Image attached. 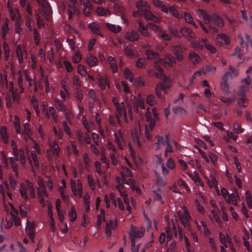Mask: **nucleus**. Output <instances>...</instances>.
<instances>
[{
	"mask_svg": "<svg viewBox=\"0 0 252 252\" xmlns=\"http://www.w3.org/2000/svg\"><path fill=\"white\" fill-rule=\"evenodd\" d=\"M105 220V211L103 209H100V213L97 216V226L99 227L101 225L102 222Z\"/></svg>",
	"mask_w": 252,
	"mask_h": 252,
	"instance_id": "obj_41",
	"label": "nucleus"
},
{
	"mask_svg": "<svg viewBox=\"0 0 252 252\" xmlns=\"http://www.w3.org/2000/svg\"><path fill=\"white\" fill-rule=\"evenodd\" d=\"M139 132L137 130L135 129L132 133V139L134 142H136L139 147H141V143L140 141Z\"/></svg>",
	"mask_w": 252,
	"mask_h": 252,
	"instance_id": "obj_53",
	"label": "nucleus"
},
{
	"mask_svg": "<svg viewBox=\"0 0 252 252\" xmlns=\"http://www.w3.org/2000/svg\"><path fill=\"white\" fill-rule=\"evenodd\" d=\"M145 117L147 121L149 123L148 126L150 130L152 131L155 126L156 121L159 119L158 113L155 108H153L151 111H150V108H148Z\"/></svg>",
	"mask_w": 252,
	"mask_h": 252,
	"instance_id": "obj_4",
	"label": "nucleus"
},
{
	"mask_svg": "<svg viewBox=\"0 0 252 252\" xmlns=\"http://www.w3.org/2000/svg\"><path fill=\"white\" fill-rule=\"evenodd\" d=\"M29 192V194L32 198H34L35 196V189L33 184L29 180L26 181V185L21 184L20 192L22 197L26 201L28 200L29 197L27 192Z\"/></svg>",
	"mask_w": 252,
	"mask_h": 252,
	"instance_id": "obj_2",
	"label": "nucleus"
},
{
	"mask_svg": "<svg viewBox=\"0 0 252 252\" xmlns=\"http://www.w3.org/2000/svg\"><path fill=\"white\" fill-rule=\"evenodd\" d=\"M146 27L149 30L154 31L157 33H158L159 32H161L160 28L153 23H148L146 25Z\"/></svg>",
	"mask_w": 252,
	"mask_h": 252,
	"instance_id": "obj_64",
	"label": "nucleus"
},
{
	"mask_svg": "<svg viewBox=\"0 0 252 252\" xmlns=\"http://www.w3.org/2000/svg\"><path fill=\"white\" fill-rule=\"evenodd\" d=\"M145 233V230L141 227H134L132 225L130 229L128 234L131 241H134L136 239L142 237Z\"/></svg>",
	"mask_w": 252,
	"mask_h": 252,
	"instance_id": "obj_7",
	"label": "nucleus"
},
{
	"mask_svg": "<svg viewBox=\"0 0 252 252\" xmlns=\"http://www.w3.org/2000/svg\"><path fill=\"white\" fill-rule=\"evenodd\" d=\"M80 4L83 5V11L84 15L89 16L91 15L92 3L89 0H79Z\"/></svg>",
	"mask_w": 252,
	"mask_h": 252,
	"instance_id": "obj_10",
	"label": "nucleus"
},
{
	"mask_svg": "<svg viewBox=\"0 0 252 252\" xmlns=\"http://www.w3.org/2000/svg\"><path fill=\"white\" fill-rule=\"evenodd\" d=\"M156 177V184L157 186L159 187H163L166 185L165 180L164 179L159 173H158L156 171H155Z\"/></svg>",
	"mask_w": 252,
	"mask_h": 252,
	"instance_id": "obj_32",
	"label": "nucleus"
},
{
	"mask_svg": "<svg viewBox=\"0 0 252 252\" xmlns=\"http://www.w3.org/2000/svg\"><path fill=\"white\" fill-rule=\"evenodd\" d=\"M145 54L147 56V58L150 60H153L159 56V54L158 52L150 49L146 51Z\"/></svg>",
	"mask_w": 252,
	"mask_h": 252,
	"instance_id": "obj_43",
	"label": "nucleus"
},
{
	"mask_svg": "<svg viewBox=\"0 0 252 252\" xmlns=\"http://www.w3.org/2000/svg\"><path fill=\"white\" fill-rule=\"evenodd\" d=\"M144 18L146 20L152 21L155 23H159L160 22V19L155 16L152 12L150 11V9L146 10L143 13Z\"/></svg>",
	"mask_w": 252,
	"mask_h": 252,
	"instance_id": "obj_20",
	"label": "nucleus"
},
{
	"mask_svg": "<svg viewBox=\"0 0 252 252\" xmlns=\"http://www.w3.org/2000/svg\"><path fill=\"white\" fill-rule=\"evenodd\" d=\"M14 158L17 161H20L21 164L25 166L26 163V153L23 148H20L15 154H13Z\"/></svg>",
	"mask_w": 252,
	"mask_h": 252,
	"instance_id": "obj_12",
	"label": "nucleus"
},
{
	"mask_svg": "<svg viewBox=\"0 0 252 252\" xmlns=\"http://www.w3.org/2000/svg\"><path fill=\"white\" fill-rule=\"evenodd\" d=\"M9 7V12L10 13V17L12 20H15L16 22H18L20 18V14L17 8L13 9L8 4Z\"/></svg>",
	"mask_w": 252,
	"mask_h": 252,
	"instance_id": "obj_23",
	"label": "nucleus"
},
{
	"mask_svg": "<svg viewBox=\"0 0 252 252\" xmlns=\"http://www.w3.org/2000/svg\"><path fill=\"white\" fill-rule=\"evenodd\" d=\"M11 220L16 226H19L21 225L20 218L18 216H15L12 213H10Z\"/></svg>",
	"mask_w": 252,
	"mask_h": 252,
	"instance_id": "obj_58",
	"label": "nucleus"
},
{
	"mask_svg": "<svg viewBox=\"0 0 252 252\" xmlns=\"http://www.w3.org/2000/svg\"><path fill=\"white\" fill-rule=\"evenodd\" d=\"M116 222L115 220H110L106 222L105 233L108 237H110L111 235V231L114 230L116 227Z\"/></svg>",
	"mask_w": 252,
	"mask_h": 252,
	"instance_id": "obj_18",
	"label": "nucleus"
},
{
	"mask_svg": "<svg viewBox=\"0 0 252 252\" xmlns=\"http://www.w3.org/2000/svg\"><path fill=\"white\" fill-rule=\"evenodd\" d=\"M217 41L221 44H228L229 42V38L227 36L223 33L218 34L217 36Z\"/></svg>",
	"mask_w": 252,
	"mask_h": 252,
	"instance_id": "obj_39",
	"label": "nucleus"
},
{
	"mask_svg": "<svg viewBox=\"0 0 252 252\" xmlns=\"http://www.w3.org/2000/svg\"><path fill=\"white\" fill-rule=\"evenodd\" d=\"M146 101L147 104L153 106L157 103L155 96L153 94H148L146 96Z\"/></svg>",
	"mask_w": 252,
	"mask_h": 252,
	"instance_id": "obj_47",
	"label": "nucleus"
},
{
	"mask_svg": "<svg viewBox=\"0 0 252 252\" xmlns=\"http://www.w3.org/2000/svg\"><path fill=\"white\" fill-rule=\"evenodd\" d=\"M147 27H141L140 28H138L139 32L144 37H150L151 33L148 31Z\"/></svg>",
	"mask_w": 252,
	"mask_h": 252,
	"instance_id": "obj_57",
	"label": "nucleus"
},
{
	"mask_svg": "<svg viewBox=\"0 0 252 252\" xmlns=\"http://www.w3.org/2000/svg\"><path fill=\"white\" fill-rule=\"evenodd\" d=\"M16 52L19 62L22 63L24 61V57H26L27 54L25 46L22 47L21 45H17Z\"/></svg>",
	"mask_w": 252,
	"mask_h": 252,
	"instance_id": "obj_16",
	"label": "nucleus"
},
{
	"mask_svg": "<svg viewBox=\"0 0 252 252\" xmlns=\"http://www.w3.org/2000/svg\"><path fill=\"white\" fill-rule=\"evenodd\" d=\"M125 38L127 40L131 42H134L139 39V35L137 32L131 31L126 32Z\"/></svg>",
	"mask_w": 252,
	"mask_h": 252,
	"instance_id": "obj_19",
	"label": "nucleus"
},
{
	"mask_svg": "<svg viewBox=\"0 0 252 252\" xmlns=\"http://www.w3.org/2000/svg\"><path fill=\"white\" fill-rule=\"evenodd\" d=\"M239 199V195L237 191L229 194L226 198H224V200L227 202V203L228 204H232L235 206L237 205V200Z\"/></svg>",
	"mask_w": 252,
	"mask_h": 252,
	"instance_id": "obj_17",
	"label": "nucleus"
},
{
	"mask_svg": "<svg viewBox=\"0 0 252 252\" xmlns=\"http://www.w3.org/2000/svg\"><path fill=\"white\" fill-rule=\"evenodd\" d=\"M38 11L40 14H41L43 17H45V18L47 20L49 21L50 20V17L49 16V14L51 13V8L50 6H49V9L48 10H47L45 9H39L38 10Z\"/></svg>",
	"mask_w": 252,
	"mask_h": 252,
	"instance_id": "obj_50",
	"label": "nucleus"
},
{
	"mask_svg": "<svg viewBox=\"0 0 252 252\" xmlns=\"http://www.w3.org/2000/svg\"><path fill=\"white\" fill-rule=\"evenodd\" d=\"M220 90L225 94L229 93V87L227 83V80L225 78H222V81L220 85Z\"/></svg>",
	"mask_w": 252,
	"mask_h": 252,
	"instance_id": "obj_34",
	"label": "nucleus"
},
{
	"mask_svg": "<svg viewBox=\"0 0 252 252\" xmlns=\"http://www.w3.org/2000/svg\"><path fill=\"white\" fill-rule=\"evenodd\" d=\"M0 134L4 143H7L8 142V136L7 133L6 127L5 126H1Z\"/></svg>",
	"mask_w": 252,
	"mask_h": 252,
	"instance_id": "obj_42",
	"label": "nucleus"
},
{
	"mask_svg": "<svg viewBox=\"0 0 252 252\" xmlns=\"http://www.w3.org/2000/svg\"><path fill=\"white\" fill-rule=\"evenodd\" d=\"M165 64L173 67L176 64V59L170 54H167L165 57Z\"/></svg>",
	"mask_w": 252,
	"mask_h": 252,
	"instance_id": "obj_30",
	"label": "nucleus"
},
{
	"mask_svg": "<svg viewBox=\"0 0 252 252\" xmlns=\"http://www.w3.org/2000/svg\"><path fill=\"white\" fill-rule=\"evenodd\" d=\"M48 111L54 122L57 123L58 121L59 116L55 108L53 106L49 107L48 108Z\"/></svg>",
	"mask_w": 252,
	"mask_h": 252,
	"instance_id": "obj_48",
	"label": "nucleus"
},
{
	"mask_svg": "<svg viewBox=\"0 0 252 252\" xmlns=\"http://www.w3.org/2000/svg\"><path fill=\"white\" fill-rule=\"evenodd\" d=\"M106 27L110 32L115 34L120 32L122 30L121 26H116L109 23L106 24Z\"/></svg>",
	"mask_w": 252,
	"mask_h": 252,
	"instance_id": "obj_29",
	"label": "nucleus"
},
{
	"mask_svg": "<svg viewBox=\"0 0 252 252\" xmlns=\"http://www.w3.org/2000/svg\"><path fill=\"white\" fill-rule=\"evenodd\" d=\"M86 62L92 67L97 65L98 63L96 57L91 54L87 55Z\"/></svg>",
	"mask_w": 252,
	"mask_h": 252,
	"instance_id": "obj_24",
	"label": "nucleus"
},
{
	"mask_svg": "<svg viewBox=\"0 0 252 252\" xmlns=\"http://www.w3.org/2000/svg\"><path fill=\"white\" fill-rule=\"evenodd\" d=\"M190 43L194 48H197L200 50H202L203 49L204 43L203 41V39L202 40V41H195L194 39L193 40L191 41Z\"/></svg>",
	"mask_w": 252,
	"mask_h": 252,
	"instance_id": "obj_52",
	"label": "nucleus"
},
{
	"mask_svg": "<svg viewBox=\"0 0 252 252\" xmlns=\"http://www.w3.org/2000/svg\"><path fill=\"white\" fill-rule=\"evenodd\" d=\"M74 38H75L74 36H73V38H72V39L70 38H68L67 39L66 41L68 43L70 48L72 50L75 51L79 48V47L78 45H76Z\"/></svg>",
	"mask_w": 252,
	"mask_h": 252,
	"instance_id": "obj_56",
	"label": "nucleus"
},
{
	"mask_svg": "<svg viewBox=\"0 0 252 252\" xmlns=\"http://www.w3.org/2000/svg\"><path fill=\"white\" fill-rule=\"evenodd\" d=\"M203 41L206 49L209 50L212 54L217 52L216 49L207 40L206 38H203Z\"/></svg>",
	"mask_w": 252,
	"mask_h": 252,
	"instance_id": "obj_45",
	"label": "nucleus"
},
{
	"mask_svg": "<svg viewBox=\"0 0 252 252\" xmlns=\"http://www.w3.org/2000/svg\"><path fill=\"white\" fill-rule=\"evenodd\" d=\"M183 210L184 212L182 213L180 211L177 212L180 221L184 227L189 228V219L190 218L189 214L185 206H183Z\"/></svg>",
	"mask_w": 252,
	"mask_h": 252,
	"instance_id": "obj_6",
	"label": "nucleus"
},
{
	"mask_svg": "<svg viewBox=\"0 0 252 252\" xmlns=\"http://www.w3.org/2000/svg\"><path fill=\"white\" fill-rule=\"evenodd\" d=\"M184 16H185V19L187 23H189V24L192 25L195 28H197V26H196V25L194 23V21L193 20V18H192V16H191V15L190 14L186 12L185 13V15Z\"/></svg>",
	"mask_w": 252,
	"mask_h": 252,
	"instance_id": "obj_59",
	"label": "nucleus"
},
{
	"mask_svg": "<svg viewBox=\"0 0 252 252\" xmlns=\"http://www.w3.org/2000/svg\"><path fill=\"white\" fill-rule=\"evenodd\" d=\"M153 192L154 193V200L159 202V204L163 205L164 204V201L162 199L161 195L157 192L156 190H153Z\"/></svg>",
	"mask_w": 252,
	"mask_h": 252,
	"instance_id": "obj_61",
	"label": "nucleus"
},
{
	"mask_svg": "<svg viewBox=\"0 0 252 252\" xmlns=\"http://www.w3.org/2000/svg\"><path fill=\"white\" fill-rule=\"evenodd\" d=\"M10 91L12 95L13 101L14 103H18L20 99L19 93L18 92V89L14 88L13 83L10 82Z\"/></svg>",
	"mask_w": 252,
	"mask_h": 252,
	"instance_id": "obj_22",
	"label": "nucleus"
},
{
	"mask_svg": "<svg viewBox=\"0 0 252 252\" xmlns=\"http://www.w3.org/2000/svg\"><path fill=\"white\" fill-rule=\"evenodd\" d=\"M49 145L50 147V148L52 149L53 154L59 157L60 149L57 142L55 140H54L52 142L49 141Z\"/></svg>",
	"mask_w": 252,
	"mask_h": 252,
	"instance_id": "obj_33",
	"label": "nucleus"
},
{
	"mask_svg": "<svg viewBox=\"0 0 252 252\" xmlns=\"http://www.w3.org/2000/svg\"><path fill=\"white\" fill-rule=\"evenodd\" d=\"M156 71L155 72V75L158 78H163L164 76H165L163 73V69L160 67L159 65H156L155 67Z\"/></svg>",
	"mask_w": 252,
	"mask_h": 252,
	"instance_id": "obj_51",
	"label": "nucleus"
},
{
	"mask_svg": "<svg viewBox=\"0 0 252 252\" xmlns=\"http://www.w3.org/2000/svg\"><path fill=\"white\" fill-rule=\"evenodd\" d=\"M124 74L126 78L129 82H132L134 79V75L132 71L127 67L125 68Z\"/></svg>",
	"mask_w": 252,
	"mask_h": 252,
	"instance_id": "obj_44",
	"label": "nucleus"
},
{
	"mask_svg": "<svg viewBox=\"0 0 252 252\" xmlns=\"http://www.w3.org/2000/svg\"><path fill=\"white\" fill-rule=\"evenodd\" d=\"M54 105L57 110L59 112L65 111L66 107L63 102L57 97L54 98Z\"/></svg>",
	"mask_w": 252,
	"mask_h": 252,
	"instance_id": "obj_25",
	"label": "nucleus"
},
{
	"mask_svg": "<svg viewBox=\"0 0 252 252\" xmlns=\"http://www.w3.org/2000/svg\"><path fill=\"white\" fill-rule=\"evenodd\" d=\"M108 63L113 73L118 72V68L115 58L113 57L109 56L108 58Z\"/></svg>",
	"mask_w": 252,
	"mask_h": 252,
	"instance_id": "obj_27",
	"label": "nucleus"
},
{
	"mask_svg": "<svg viewBox=\"0 0 252 252\" xmlns=\"http://www.w3.org/2000/svg\"><path fill=\"white\" fill-rule=\"evenodd\" d=\"M35 225L34 222L33 221H29V220L27 219V225L26 227V232L32 243L34 242V237L35 235Z\"/></svg>",
	"mask_w": 252,
	"mask_h": 252,
	"instance_id": "obj_9",
	"label": "nucleus"
},
{
	"mask_svg": "<svg viewBox=\"0 0 252 252\" xmlns=\"http://www.w3.org/2000/svg\"><path fill=\"white\" fill-rule=\"evenodd\" d=\"M10 164L11 167L13 169V171L14 172V175L18 177V165L16 163L17 160L14 157H10L9 158Z\"/></svg>",
	"mask_w": 252,
	"mask_h": 252,
	"instance_id": "obj_36",
	"label": "nucleus"
},
{
	"mask_svg": "<svg viewBox=\"0 0 252 252\" xmlns=\"http://www.w3.org/2000/svg\"><path fill=\"white\" fill-rule=\"evenodd\" d=\"M135 6L137 10L134 11L133 13V15L135 17H141L143 15V13L146 10L150 9L149 4L145 1L139 0L137 1Z\"/></svg>",
	"mask_w": 252,
	"mask_h": 252,
	"instance_id": "obj_5",
	"label": "nucleus"
},
{
	"mask_svg": "<svg viewBox=\"0 0 252 252\" xmlns=\"http://www.w3.org/2000/svg\"><path fill=\"white\" fill-rule=\"evenodd\" d=\"M13 123L16 132L20 134L21 133L20 120L17 116H14Z\"/></svg>",
	"mask_w": 252,
	"mask_h": 252,
	"instance_id": "obj_60",
	"label": "nucleus"
},
{
	"mask_svg": "<svg viewBox=\"0 0 252 252\" xmlns=\"http://www.w3.org/2000/svg\"><path fill=\"white\" fill-rule=\"evenodd\" d=\"M28 158L29 163L30 164L32 168L33 167V166H34L36 168H38L39 167V163L38 159L37 154L35 151L32 150Z\"/></svg>",
	"mask_w": 252,
	"mask_h": 252,
	"instance_id": "obj_11",
	"label": "nucleus"
},
{
	"mask_svg": "<svg viewBox=\"0 0 252 252\" xmlns=\"http://www.w3.org/2000/svg\"><path fill=\"white\" fill-rule=\"evenodd\" d=\"M171 86L170 80L166 76H164L162 78V80L156 86L155 92L158 98L161 97V91L166 93L170 89Z\"/></svg>",
	"mask_w": 252,
	"mask_h": 252,
	"instance_id": "obj_3",
	"label": "nucleus"
},
{
	"mask_svg": "<svg viewBox=\"0 0 252 252\" xmlns=\"http://www.w3.org/2000/svg\"><path fill=\"white\" fill-rule=\"evenodd\" d=\"M193 181L196 184V185L197 186L200 185L202 187H203L204 186V184L203 181H202L201 178L199 177V176H198L197 172L195 171L194 172Z\"/></svg>",
	"mask_w": 252,
	"mask_h": 252,
	"instance_id": "obj_55",
	"label": "nucleus"
},
{
	"mask_svg": "<svg viewBox=\"0 0 252 252\" xmlns=\"http://www.w3.org/2000/svg\"><path fill=\"white\" fill-rule=\"evenodd\" d=\"M189 59L192 63L196 65L200 63L201 61V57L195 52H191L189 54Z\"/></svg>",
	"mask_w": 252,
	"mask_h": 252,
	"instance_id": "obj_26",
	"label": "nucleus"
},
{
	"mask_svg": "<svg viewBox=\"0 0 252 252\" xmlns=\"http://www.w3.org/2000/svg\"><path fill=\"white\" fill-rule=\"evenodd\" d=\"M153 4L158 8L160 9L162 12L168 13V7L164 5L163 2L159 0H153Z\"/></svg>",
	"mask_w": 252,
	"mask_h": 252,
	"instance_id": "obj_28",
	"label": "nucleus"
},
{
	"mask_svg": "<svg viewBox=\"0 0 252 252\" xmlns=\"http://www.w3.org/2000/svg\"><path fill=\"white\" fill-rule=\"evenodd\" d=\"M69 0L70 2V3L72 6V7L71 8V9H69L68 10L69 14V18H71V16L74 14H75L78 15L79 14L80 11L77 7L75 6V4L76 2V0Z\"/></svg>",
	"mask_w": 252,
	"mask_h": 252,
	"instance_id": "obj_38",
	"label": "nucleus"
},
{
	"mask_svg": "<svg viewBox=\"0 0 252 252\" xmlns=\"http://www.w3.org/2000/svg\"><path fill=\"white\" fill-rule=\"evenodd\" d=\"M206 179L207 180L209 186L211 188H215L217 191H219L217 181L215 177H214L213 176H210V179L206 178Z\"/></svg>",
	"mask_w": 252,
	"mask_h": 252,
	"instance_id": "obj_35",
	"label": "nucleus"
},
{
	"mask_svg": "<svg viewBox=\"0 0 252 252\" xmlns=\"http://www.w3.org/2000/svg\"><path fill=\"white\" fill-rule=\"evenodd\" d=\"M147 64V61L145 58L138 59L136 62V66L138 68L144 67Z\"/></svg>",
	"mask_w": 252,
	"mask_h": 252,
	"instance_id": "obj_63",
	"label": "nucleus"
},
{
	"mask_svg": "<svg viewBox=\"0 0 252 252\" xmlns=\"http://www.w3.org/2000/svg\"><path fill=\"white\" fill-rule=\"evenodd\" d=\"M77 138L81 144L86 143L89 144L91 143V138L88 134L86 133L84 134L81 130H78L77 132Z\"/></svg>",
	"mask_w": 252,
	"mask_h": 252,
	"instance_id": "obj_15",
	"label": "nucleus"
},
{
	"mask_svg": "<svg viewBox=\"0 0 252 252\" xmlns=\"http://www.w3.org/2000/svg\"><path fill=\"white\" fill-rule=\"evenodd\" d=\"M124 52L126 56L133 57L134 56V52L133 47L130 46H127L124 49Z\"/></svg>",
	"mask_w": 252,
	"mask_h": 252,
	"instance_id": "obj_62",
	"label": "nucleus"
},
{
	"mask_svg": "<svg viewBox=\"0 0 252 252\" xmlns=\"http://www.w3.org/2000/svg\"><path fill=\"white\" fill-rule=\"evenodd\" d=\"M196 14L200 19L203 20L205 24H209L211 21V18L210 15L204 10L197 9L196 11Z\"/></svg>",
	"mask_w": 252,
	"mask_h": 252,
	"instance_id": "obj_14",
	"label": "nucleus"
},
{
	"mask_svg": "<svg viewBox=\"0 0 252 252\" xmlns=\"http://www.w3.org/2000/svg\"><path fill=\"white\" fill-rule=\"evenodd\" d=\"M88 28L94 34L100 35V26L95 22H92L88 25Z\"/></svg>",
	"mask_w": 252,
	"mask_h": 252,
	"instance_id": "obj_31",
	"label": "nucleus"
},
{
	"mask_svg": "<svg viewBox=\"0 0 252 252\" xmlns=\"http://www.w3.org/2000/svg\"><path fill=\"white\" fill-rule=\"evenodd\" d=\"M219 238L220 242L223 245L225 248H227V243H231L230 239L228 236L226 237L221 232L219 233Z\"/></svg>",
	"mask_w": 252,
	"mask_h": 252,
	"instance_id": "obj_46",
	"label": "nucleus"
},
{
	"mask_svg": "<svg viewBox=\"0 0 252 252\" xmlns=\"http://www.w3.org/2000/svg\"><path fill=\"white\" fill-rule=\"evenodd\" d=\"M115 141L117 143L118 146L121 150L123 149V145L122 144V141L123 140L122 134L121 132L119 133V134L115 133L114 134Z\"/></svg>",
	"mask_w": 252,
	"mask_h": 252,
	"instance_id": "obj_49",
	"label": "nucleus"
},
{
	"mask_svg": "<svg viewBox=\"0 0 252 252\" xmlns=\"http://www.w3.org/2000/svg\"><path fill=\"white\" fill-rule=\"evenodd\" d=\"M180 33L181 34V36H184L188 38L190 42L191 41L194 39V33L188 28L186 27L182 28L180 30Z\"/></svg>",
	"mask_w": 252,
	"mask_h": 252,
	"instance_id": "obj_13",
	"label": "nucleus"
},
{
	"mask_svg": "<svg viewBox=\"0 0 252 252\" xmlns=\"http://www.w3.org/2000/svg\"><path fill=\"white\" fill-rule=\"evenodd\" d=\"M251 79L248 76L246 78L242 80L243 84L240 87L239 90L237 94L240 96H244L245 93L249 90L250 85L251 84Z\"/></svg>",
	"mask_w": 252,
	"mask_h": 252,
	"instance_id": "obj_8",
	"label": "nucleus"
},
{
	"mask_svg": "<svg viewBox=\"0 0 252 252\" xmlns=\"http://www.w3.org/2000/svg\"><path fill=\"white\" fill-rule=\"evenodd\" d=\"M98 81V86L101 90H105L106 87L109 88V81L107 78L98 76L97 78Z\"/></svg>",
	"mask_w": 252,
	"mask_h": 252,
	"instance_id": "obj_21",
	"label": "nucleus"
},
{
	"mask_svg": "<svg viewBox=\"0 0 252 252\" xmlns=\"http://www.w3.org/2000/svg\"><path fill=\"white\" fill-rule=\"evenodd\" d=\"M115 117L118 121H120V118L124 117V120L128 123L129 120L133 119L132 107L129 103L122 102L120 104L116 107Z\"/></svg>",
	"mask_w": 252,
	"mask_h": 252,
	"instance_id": "obj_1",
	"label": "nucleus"
},
{
	"mask_svg": "<svg viewBox=\"0 0 252 252\" xmlns=\"http://www.w3.org/2000/svg\"><path fill=\"white\" fill-rule=\"evenodd\" d=\"M96 13L99 16H106L111 14V11L107 8L98 6L96 8Z\"/></svg>",
	"mask_w": 252,
	"mask_h": 252,
	"instance_id": "obj_40",
	"label": "nucleus"
},
{
	"mask_svg": "<svg viewBox=\"0 0 252 252\" xmlns=\"http://www.w3.org/2000/svg\"><path fill=\"white\" fill-rule=\"evenodd\" d=\"M23 75L21 71H19L18 73L17 83L20 87V93H23L24 91V88L23 86Z\"/></svg>",
	"mask_w": 252,
	"mask_h": 252,
	"instance_id": "obj_54",
	"label": "nucleus"
},
{
	"mask_svg": "<svg viewBox=\"0 0 252 252\" xmlns=\"http://www.w3.org/2000/svg\"><path fill=\"white\" fill-rule=\"evenodd\" d=\"M213 23L216 24L218 27L222 28L224 26V23L221 18L216 14L212 15Z\"/></svg>",
	"mask_w": 252,
	"mask_h": 252,
	"instance_id": "obj_37",
	"label": "nucleus"
}]
</instances>
